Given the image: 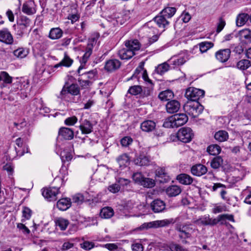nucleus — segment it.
Listing matches in <instances>:
<instances>
[{
	"label": "nucleus",
	"mask_w": 251,
	"mask_h": 251,
	"mask_svg": "<svg viewBox=\"0 0 251 251\" xmlns=\"http://www.w3.org/2000/svg\"><path fill=\"white\" fill-rule=\"evenodd\" d=\"M226 220L234 222L233 215L225 214L219 215L216 218H212L209 215H205L194 221V223L198 225L213 226L219 222L223 225Z\"/></svg>",
	"instance_id": "nucleus-1"
},
{
	"label": "nucleus",
	"mask_w": 251,
	"mask_h": 251,
	"mask_svg": "<svg viewBox=\"0 0 251 251\" xmlns=\"http://www.w3.org/2000/svg\"><path fill=\"white\" fill-rule=\"evenodd\" d=\"M176 8L173 7L164 8L159 14L152 20L158 27L165 28L170 24L169 20L175 15Z\"/></svg>",
	"instance_id": "nucleus-2"
},
{
	"label": "nucleus",
	"mask_w": 251,
	"mask_h": 251,
	"mask_svg": "<svg viewBox=\"0 0 251 251\" xmlns=\"http://www.w3.org/2000/svg\"><path fill=\"white\" fill-rule=\"evenodd\" d=\"M188 120L186 114H176L166 119L163 126L166 128L178 127L184 125Z\"/></svg>",
	"instance_id": "nucleus-3"
},
{
	"label": "nucleus",
	"mask_w": 251,
	"mask_h": 251,
	"mask_svg": "<svg viewBox=\"0 0 251 251\" xmlns=\"http://www.w3.org/2000/svg\"><path fill=\"white\" fill-rule=\"evenodd\" d=\"M99 37V35L96 34L89 39L87 46L86 49V51L83 55L81 60H80L81 64L77 70V73L79 75H81L80 71L84 68L85 63L91 55L93 47L96 44Z\"/></svg>",
	"instance_id": "nucleus-4"
},
{
	"label": "nucleus",
	"mask_w": 251,
	"mask_h": 251,
	"mask_svg": "<svg viewBox=\"0 0 251 251\" xmlns=\"http://www.w3.org/2000/svg\"><path fill=\"white\" fill-rule=\"evenodd\" d=\"M31 21L25 16H21L17 22V25H14L13 27L16 34L21 37L27 31L28 28L29 31L31 30Z\"/></svg>",
	"instance_id": "nucleus-5"
},
{
	"label": "nucleus",
	"mask_w": 251,
	"mask_h": 251,
	"mask_svg": "<svg viewBox=\"0 0 251 251\" xmlns=\"http://www.w3.org/2000/svg\"><path fill=\"white\" fill-rule=\"evenodd\" d=\"M203 109V106L198 101H188L183 106L185 112L193 118L198 117Z\"/></svg>",
	"instance_id": "nucleus-6"
},
{
	"label": "nucleus",
	"mask_w": 251,
	"mask_h": 251,
	"mask_svg": "<svg viewBox=\"0 0 251 251\" xmlns=\"http://www.w3.org/2000/svg\"><path fill=\"white\" fill-rule=\"evenodd\" d=\"M175 223L172 218L156 220L148 223H144L139 227L140 230L148 229L150 228H157L168 226L171 224Z\"/></svg>",
	"instance_id": "nucleus-7"
},
{
	"label": "nucleus",
	"mask_w": 251,
	"mask_h": 251,
	"mask_svg": "<svg viewBox=\"0 0 251 251\" xmlns=\"http://www.w3.org/2000/svg\"><path fill=\"white\" fill-rule=\"evenodd\" d=\"M79 88L77 85L72 84L69 86H64L57 98L62 100H65L69 94L73 96H76L79 94Z\"/></svg>",
	"instance_id": "nucleus-8"
},
{
	"label": "nucleus",
	"mask_w": 251,
	"mask_h": 251,
	"mask_svg": "<svg viewBox=\"0 0 251 251\" xmlns=\"http://www.w3.org/2000/svg\"><path fill=\"white\" fill-rule=\"evenodd\" d=\"M204 95V91L202 90L197 89L194 87H189L187 89L185 97L189 100V101H198Z\"/></svg>",
	"instance_id": "nucleus-9"
},
{
	"label": "nucleus",
	"mask_w": 251,
	"mask_h": 251,
	"mask_svg": "<svg viewBox=\"0 0 251 251\" xmlns=\"http://www.w3.org/2000/svg\"><path fill=\"white\" fill-rule=\"evenodd\" d=\"M193 133L192 129L189 127H183L180 128L177 133V138L183 143L190 142L193 138Z\"/></svg>",
	"instance_id": "nucleus-10"
},
{
	"label": "nucleus",
	"mask_w": 251,
	"mask_h": 251,
	"mask_svg": "<svg viewBox=\"0 0 251 251\" xmlns=\"http://www.w3.org/2000/svg\"><path fill=\"white\" fill-rule=\"evenodd\" d=\"M176 229L179 231L180 234L179 237L181 238H189L191 236V233L193 232L195 229H193L189 225L177 224Z\"/></svg>",
	"instance_id": "nucleus-11"
},
{
	"label": "nucleus",
	"mask_w": 251,
	"mask_h": 251,
	"mask_svg": "<svg viewBox=\"0 0 251 251\" xmlns=\"http://www.w3.org/2000/svg\"><path fill=\"white\" fill-rule=\"evenodd\" d=\"M59 188L52 187L44 189L42 191V195L49 201H54L57 200V195L59 193Z\"/></svg>",
	"instance_id": "nucleus-12"
},
{
	"label": "nucleus",
	"mask_w": 251,
	"mask_h": 251,
	"mask_svg": "<svg viewBox=\"0 0 251 251\" xmlns=\"http://www.w3.org/2000/svg\"><path fill=\"white\" fill-rule=\"evenodd\" d=\"M0 41L7 45H12L13 43V36L7 28L0 30Z\"/></svg>",
	"instance_id": "nucleus-13"
},
{
	"label": "nucleus",
	"mask_w": 251,
	"mask_h": 251,
	"mask_svg": "<svg viewBox=\"0 0 251 251\" xmlns=\"http://www.w3.org/2000/svg\"><path fill=\"white\" fill-rule=\"evenodd\" d=\"M79 122V129L83 134L91 133L93 130V125L90 121L87 119H81Z\"/></svg>",
	"instance_id": "nucleus-14"
},
{
	"label": "nucleus",
	"mask_w": 251,
	"mask_h": 251,
	"mask_svg": "<svg viewBox=\"0 0 251 251\" xmlns=\"http://www.w3.org/2000/svg\"><path fill=\"white\" fill-rule=\"evenodd\" d=\"M107 20L113 26L122 25L125 22V20L124 19L123 15L119 13L113 14L108 17Z\"/></svg>",
	"instance_id": "nucleus-15"
},
{
	"label": "nucleus",
	"mask_w": 251,
	"mask_h": 251,
	"mask_svg": "<svg viewBox=\"0 0 251 251\" xmlns=\"http://www.w3.org/2000/svg\"><path fill=\"white\" fill-rule=\"evenodd\" d=\"M231 51L229 49L220 50L215 53V56L221 62H226L230 55Z\"/></svg>",
	"instance_id": "nucleus-16"
},
{
	"label": "nucleus",
	"mask_w": 251,
	"mask_h": 251,
	"mask_svg": "<svg viewBox=\"0 0 251 251\" xmlns=\"http://www.w3.org/2000/svg\"><path fill=\"white\" fill-rule=\"evenodd\" d=\"M151 207L154 213H159L165 209V203L163 201L156 199L151 202Z\"/></svg>",
	"instance_id": "nucleus-17"
},
{
	"label": "nucleus",
	"mask_w": 251,
	"mask_h": 251,
	"mask_svg": "<svg viewBox=\"0 0 251 251\" xmlns=\"http://www.w3.org/2000/svg\"><path fill=\"white\" fill-rule=\"evenodd\" d=\"M207 171V168L201 164H198L193 166L191 170L192 174L193 175L198 176H202L205 174Z\"/></svg>",
	"instance_id": "nucleus-18"
},
{
	"label": "nucleus",
	"mask_w": 251,
	"mask_h": 251,
	"mask_svg": "<svg viewBox=\"0 0 251 251\" xmlns=\"http://www.w3.org/2000/svg\"><path fill=\"white\" fill-rule=\"evenodd\" d=\"M156 123L152 120H146L143 122L140 125L142 131L147 132L152 131L155 129Z\"/></svg>",
	"instance_id": "nucleus-19"
},
{
	"label": "nucleus",
	"mask_w": 251,
	"mask_h": 251,
	"mask_svg": "<svg viewBox=\"0 0 251 251\" xmlns=\"http://www.w3.org/2000/svg\"><path fill=\"white\" fill-rule=\"evenodd\" d=\"M121 65V62L119 60L110 59L106 62L104 68L107 71L111 72L119 69Z\"/></svg>",
	"instance_id": "nucleus-20"
},
{
	"label": "nucleus",
	"mask_w": 251,
	"mask_h": 251,
	"mask_svg": "<svg viewBox=\"0 0 251 251\" xmlns=\"http://www.w3.org/2000/svg\"><path fill=\"white\" fill-rule=\"evenodd\" d=\"M22 11L29 15L35 13L36 9L34 2L30 0L24 3L22 7Z\"/></svg>",
	"instance_id": "nucleus-21"
},
{
	"label": "nucleus",
	"mask_w": 251,
	"mask_h": 251,
	"mask_svg": "<svg viewBox=\"0 0 251 251\" xmlns=\"http://www.w3.org/2000/svg\"><path fill=\"white\" fill-rule=\"evenodd\" d=\"M180 103L176 100H171L166 104V108L167 112L174 113L178 111L180 108Z\"/></svg>",
	"instance_id": "nucleus-22"
},
{
	"label": "nucleus",
	"mask_w": 251,
	"mask_h": 251,
	"mask_svg": "<svg viewBox=\"0 0 251 251\" xmlns=\"http://www.w3.org/2000/svg\"><path fill=\"white\" fill-rule=\"evenodd\" d=\"M59 135L65 140H71L74 138V131L70 128L63 127L60 128Z\"/></svg>",
	"instance_id": "nucleus-23"
},
{
	"label": "nucleus",
	"mask_w": 251,
	"mask_h": 251,
	"mask_svg": "<svg viewBox=\"0 0 251 251\" xmlns=\"http://www.w3.org/2000/svg\"><path fill=\"white\" fill-rule=\"evenodd\" d=\"M134 162L135 164L140 166H147L150 164V159L147 155L140 154L134 159Z\"/></svg>",
	"instance_id": "nucleus-24"
},
{
	"label": "nucleus",
	"mask_w": 251,
	"mask_h": 251,
	"mask_svg": "<svg viewBox=\"0 0 251 251\" xmlns=\"http://www.w3.org/2000/svg\"><path fill=\"white\" fill-rule=\"evenodd\" d=\"M57 207L62 211L68 209L71 205V200L68 198L60 199L57 202Z\"/></svg>",
	"instance_id": "nucleus-25"
},
{
	"label": "nucleus",
	"mask_w": 251,
	"mask_h": 251,
	"mask_svg": "<svg viewBox=\"0 0 251 251\" xmlns=\"http://www.w3.org/2000/svg\"><path fill=\"white\" fill-rule=\"evenodd\" d=\"M118 55L121 59L127 60L135 55V53L126 47V48L120 50L118 52Z\"/></svg>",
	"instance_id": "nucleus-26"
},
{
	"label": "nucleus",
	"mask_w": 251,
	"mask_h": 251,
	"mask_svg": "<svg viewBox=\"0 0 251 251\" xmlns=\"http://www.w3.org/2000/svg\"><path fill=\"white\" fill-rule=\"evenodd\" d=\"M169 197H175L178 195L181 192V189L177 185H171L165 190Z\"/></svg>",
	"instance_id": "nucleus-27"
},
{
	"label": "nucleus",
	"mask_w": 251,
	"mask_h": 251,
	"mask_svg": "<svg viewBox=\"0 0 251 251\" xmlns=\"http://www.w3.org/2000/svg\"><path fill=\"white\" fill-rule=\"evenodd\" d=\"M176 179L180 183L184 185H190L193 181V178L186 174H181L178 175Z\"/></svg>",
	"instance_id": "nucleus-28"
},
{
	"label": "nucleus",
	"mask_w": 251,
	"mask_h": 251,
	"mask_svg": "<svg viewBox=\"0 0 251 251\" xmlns=\"http://www.w3.org/2000/svg\"><path fill=\"white\" fill-rule=\"evenodd\" d=\"M114 214V212L111 207H104L100 210V217L102 219H110Z\"/></svg>",
	"instance_id": "nucleus-29"
},
{
	"label": "nucleus",
	"mask_w": 251,
	"mask_h": 251,
	"mask_svg": "<svg viewBox=\"0 0 251 251\" xmlns=\"http://www.w3.org/2000/svg\"><path fill=\"white\" fill-rule=\"evenodd\" d=\"M62 30L60 28H52L50 31L49 37L52 40L58 39L62 37Z\"/></svg>",
	"instance_id": "nucleus-30"
},
{
	"label": "nucleus",
	"mask_w": 251,
	"mask_h": 251,
	"mask_svg": "<svg viewBox=\"0 0 251 251\" xmlns=\"http://www.w3.org/2000/svg\"><path fill=\"white\" fill-rule=\"evenodd\" d=\"M125 46L134 52L136 50H138L140 48V43L137 40L126 41L125 42Z\"/></svg>",
	"instance_id": "nucleus-31"
},
{
	"label": "nucleus",
	"mask_w": 251,
	"mask_h": 251,
	"mask_svg": "<svg viewBox=\"0 0 251 251\" xmlns=\"http://www.w3.org/2000/svg\"><path fill=\"white\" fill-rule=\"evenodd\" d=\"M156 176L159 177L164 178V180H160L161 182H166L170 178L166 169L164 167L158 168L155 171Z\"/></svg>",
	"instance_id": "nucleus-32"
},
{
	"label": "nucleus",
	"mask_w": 251,
	"mask_h": 251,
	"mask_svg": "<svg viewBox=\"0 0 251 251\" xmlns=\"http://www.w3.org/2000/svg\"><path fill=\"white\" fill-rule=\"evenodd\" d=\"M55 223L56 226H59L61 230H65L69 224L68 220L61 217L57 218Z\"/></svg>",
	"instance_id": "nucleus-33"
},
{
	"label": "nucleus",
	"mask_w": 251,
	"mask_h": 251,
	"mask_svg": "<svg viewBox=\"0 0 251 251\" xmlns=\"http://www.w3.org/2000/svg\"><path fill=\"white\" fill-rule=\"evenodd\" d=\"M174 96L173 92L169 90L160 92L158 95L159 99L162 101L169 100Z\"/></svg>",
	"instance_id": "nucleus-34"
},
{
	"label": "nucleus",
	"mask_w": 251,
	"mask_h": 251,
	"mask_svg": "<svg viewBox=\"0 0 251 251\" xmlns=\"http://www.w3.org/2000/svg\"><path fill=\"white\" fill-rule=\"evenodd\" d=\"M214 138L218 141L224 142L228 138V134L226 131L220 130L215 134Z\"/></svg>",
	"instance_id": "nucleus-35"
},
{
	"label": "nucleus",
	"mask_w": 251,
	"mask_h": 251,
	"mask_svg": "<svg viewBox=\"0 0 251 251\" xmlns=\"http://www.w3.org/2000/svg\"><path fill=\"white\" fill-rule=\"evenodd\" d=\"M248 20H249L248 14L245 13L239 14L236 18V25L238 26H241L245 25Z\"/></svg>",
	"instance_id": "nucleus-36"
},
{
	"label": "nucleus",
	"mask_w": 251,
	"mask_h": 251,
	"mask_svg": "<svg viewBox=\"0 0 251 251\" xmlns=\"http://www.w3.org/2000/svg\"><path fill=\"white\" fill-rule=\"evenodd\" d=\"M73 62V60L71 59L68 55L65 54L64 58L62 60V61L58 64L54 65V67L57 68L61 66L69 67L71 66Z\"/></svg>",
	"instance_id": "nucleus-37"
},
{
	"label": "nucleus",
	"mask_w": 251,
	"mask_h": 251,
	"mask_svg": "<svg viewBox=\"0 0 251 251\" xmlns=\"http://www.w3.org/2000/svg\"><path fill=\"white\" fill-rule=\"evenodd\" d=\"M153 86L152 83H150V84H148V86L145 87L143 89H142L141 97L144 98L151 96L152 94Z\"/></svg>",
	"instance_id": "nucleus-38"
},
{
	"label": "nucleus",
	"mask_w": 251,
	"mask_h": 251,
	"mask_svg": "<svg viewBox=\"0 0 251 251\" xmlns=\"http://www.w3.org/2000/svg\"><path fill=\"white\" fill-rule=\"evenodd\" d=\"M221 149L217 145H211L207 147V151L211 155H216L221 152Z\"/></svg>",
	"instance_id": "nucleus-39"
},
{
	"label": "nucleus",
	"mask_w": 251,
	"mask_h": 251,
	"mask_svg": "<svg viewBox=\"0 0 251 251\" xmlns=\"http://www.w3.org/2000/svg\"><path fill=\"white\" fill-rule=\"evenodd\" d=\"M169 65L167 63H164L158 65L155 71L158 74L162 75L169 70Z\"/></svg>",
	"instance_id": "nucleus-40"
},
{
	"label": "nucleus",
	"mask_w": 251,
	"mask_h": 251,
	"mask_svg": "<svg viewBox=\"0 0 251 251\" xmlns=\"http://www.w3.org/2000/svg\"><path fill=\"white\" fill-rule=\"evenodd\" d=\"M120 167H125L127 165L129 161L128 156L126 154H123L117 158Z\"/></svg>",
	"instance_id": "nucleus-41"
},
{
	"label": "nucleus",
	"mask_w": 251,
	"mask_h": 251,
	"mask_svg": "<svg viewBox=\"0 0 251 251\" xmlns=\"http://www.w3.org/2000/svg\"><path fill=\"white\" fill-rule=\"evenodd\" d=\"M240 36L242 39H244L246 42H251V30L249 29H244L240 32Z\"/></svg>",
	"instance_id": "nucleus-42"
},
{
	"label": "nucleus",
	"mask_w": 251,
	"mask_h": 251,
	"mask_svg": "<svg viewBox=\"0 0 251 251\" xmlns=\"http://www.w3.org/2000/svg\"><path fill=\"white\" fill-rule=\"evenodd\" d=\"M168 248H169L168 250L170 251H188L187 249L174 243L169 244Z\"/></svg>",
	"instance_id": "nucleus-43"
},
{
	"label": "nucleus",
	"mask_w": 251,
	"mask_h": 251,
	"mask_svg": "<svg viewBox=\"0 0 251 251\" xmlns=\"http://www.w3.org/2000/svg\"><path fill=\"white\" fill-rule=\"evenodd\" d=\"M211 42H203L199 44L200 50L201 53L206 52L208 50L213 46Z\"/></svg>",
	"instance_id": "nucleus-44"
},
{
	"label": "nucleus",
	"mask_w": 251,
	"mask_h": 251,
	"mask_svg": "<svg viewBox=\"0 0 251 251\" xmlns=\"http://www.w3.org/2000/svg\"><path fill=\"white\" fill-rule=\"evenodd\" d=\"M141 185L145 187L152 188L155 185V182L151 178L144 177L141 181Z\"/></svg>",
	"instance_id": "nucleus-45"
},
{
	"label": "nucleus",
	"mask_w": 251,
	"mask_h": 251,
	"mask_svg": "<svg viewBox=\"0 0 251 251\" xmlns=\"http://www.w3.org/2000/svg\"><path fill=\"white\" fill-rule=\"evenodd\" d=\"M223 162L222 158L218 156L213 158L210 163V165L211 167L213 169H218L219 168L221 165H222Z\"/></svg>",
	"instance_id": "nucleus-46"
},
{
	"label": "nucleus",
	"mask_w": 251,
	"mask_h": 251,
	"mask_svg": "<svg viewBox=\"0 0 251 251\" xmlns=\"http://www.w3.org/2000/svg\"><path fill=\"white\" fill-rule=\"evenodd\" d=\"M142 92V88L141 86L134 85L130 87L128 90V92L132 95H137L141 94Z\"/></svg>",
	"instance_id": "nucleus-47"
},
{
	"label": "nucleus",
	"mask_w": 251,
	"mask_h": 251,
	"mask_svg": "<svg viewBox=\"0 0 251 251\" xmlns=\"http://www.w3.org/2000/svg\"><path fill=\"white\" fill-rule=\"evenodd\" d=\"M250 66V61L247 59H243L239 61L237 64L238 68L241 70H245Z\"/></svg>",
	"instance_id": "nucleus-48"
},
{
	"label": "nucleus",
	"mask_w": 251,
	"mask_h": 251,
	"mask_svg": "<svg viewBox=\"0 0 251 251\" xmlns=\"http://www.w3.org/2000/svg\"><path fill=\"white\" fill-rule=\"evenodd\" d=\"M0 75L1 80H3L4 83L8 84L12 83V77L7 72L4 71L1 72Z\"/></svg>",
	"instance_id": "nucleus-49"
},
{
	"label": "nucleus",
	"mask_w": 251,
	"mask_h": 251,
	"mask_svg": "<svg viewBox=\"0 0 251 251\" xmlns=\"http://www.w3.org/2000/svg\"><path fill=\"white\" fill-rule=\"evenodd\" d=\"M13 53L15 56L21 58L25 57L27 54V51L23 48H19L14 50Z\"/></svg>",
	"instance_id": "nucleus-50"
},
{
	"label": "nucleus",
	"mask_w": 251,
	"mask_h": 251,
	"mask_svg": "<svg viewBox=\"0 0 251 251\" xmlns=\"http://www.w3.org/2000/svg\"><path fill=\"white\" fill-rule=\"evenodd\" d=\"M23 217L24 219L22 220V222L30 219L31 216V210L28 207H24L23 211Z\"/></svg>",
	"instance_id": "nucleus-51"
},
{
	"label": "nucleus",
	"mask_w": 251,
	"mask_h": 251,
	"mask_svg": "<svg viewBox=\"0 0 251 251\" xmlns=\"http://www.w3.org/2000/svg\"><path fill=\"white\" fill-rule=\"evenodd\" d=\"M77 121V118L73 116L72 117L67 118L64 121L66 125L71 126L74 125Z\"/></svg>",
	"instance_id": "nucleus-52"
},
{
	"label": "nucleus",
	"mask_w": 251,
	"mask_h": 251,
	"mask_svg": "<svg viewBox=\"0 0 251 251\" xmlns=\"http://www.w3.org/2000/svg\"><path fill=\"white\" fill-rule=\"evenodd\" d=\"M94 244L92 242L84 241L82 244H80L81 248L86 250H90L94 247Z\"/></svg>",
	"instance_id": "nucleus-53"
},
{
	"label": "nucleus",
	"mask_w": 251,
	"mask_h": 251,
	"mask_svg": "<svg viewBox=\"0 0 251 251\" xmlns=\"http://www.w3.org/2000/svg\"><path fill=\"white\" fill-rule=\"evenodd\" d=\"M104 247L110 251H116L119 248L118 243H107Z\"/></svg>",
	"instance_id": "nucleus-54"
},
{
	"label": "nucleus",
	"mask_w": 251,
	"mask_h": 251,
	"mask_svg": "<svg viewBox=\"0 0 251 251\" xmlns=\"http://www.w3.org/2000/svg\"><path fill=\"white\" fill-rule=\"evenodd\" d=\"M132 142V139L130 137L126 136L121 140V144L123 146L127 147Z\"/></svg>",
	"instance_id": "nucleus-55"
},
{
	"label": "nucleus",
	"mask_w": 251,
	"mask_h": 251,
	"mask_svg": "<svg viewBox=\"0 0 251 251\" xmlns=\"http://www.w3.org/2000/svg\"><path fill=\"white\" fill-rule=\"evenodd\" d=\"M173 60L171 61V62L173 63V64L175 66H179L183 64L185 62V60L183 57H179V58H174L173 59Z\"/></svg>",
	"instance_id": "nucleus-56"
},
{
	"label": "nucleus",
	"mask_w": 251,
	"mask_h": 251,
	"mask_svg": "<svg viewBox=\"0 0 251 251\" xmlns=\"http://www.w3.org/2000/svg\"><path fill=\"white\" fill-rule=\"evenodd\" d=\"M109 191L113 193L118 192L120 190V185L118 184H113L108 187Z\"/></svg>",
	"instance_id": "nucleus-57"
},
{
	"label": "nucleus",
	"mask_w": 251,
	"mask_h": 251,
	"mask_svg": "<svg viewBox=\"0 0 251 251\" xmlns=\"http://www.w3.org/2000/svg\"><path fill=\"white\" fill-rule=\"evenodd\" d=\"M144 177H143L142 174L140 173H136L133 174L132 176V178L133 180L136 182L139 183L141 184V181L143 179Z\"/></svg>",
	"instance_id": "nucleus-58"
},
{
	"label": "nucleus",
	"mask_w": 251,
	"mask_h": 251,
	"mask_svg": "<svg viewBox=\"0 0 251 251\" xmlns=\"http://www.w3.org/2000/svg\"><path fill=\"white\" fill-rule=\"evenodd\" d=\"M225 21L222 18H220L219 19V21L217 25V27L216 29L217 32L219 33L220 32H221L225 27Z\"/></svg>",
	"instance_id": "nucleus-59"
},
{
	"label": "nucleus",
	"mask_w": 251,
	"mask_h": 251,
	"mask_svg": "<svg viewBox=\"0 0 251 251\" xmlns=\"http://www.w3.org/2000/svg\"><path fill=\"white\" fill-rule=\"evenodd\" d=\"M226 211V207L224 205L216 206L212 209V212L217 214Z\"/></svg>",
	"instance_id": "nucleus-60"
},
{
	"label": "nucleus",
	"mask_w": 251,
	"mask_h": 251,
	"mask_svg": "<svg viewBox=\"0 0 251 251\" xmlns=\"http://www.w3.org/2000/svg\"><path fill=\"white\" fill-rule=\"evenodd\" d=\"M74 243L70 242H64L62 246L61 250L62 251H66L74 247Z\"/></svg>",
	"instance_id": "nucleus-61"
},
{
	"label": "nucleus",
	"mask_w": 251,
	"mask_h": 251,
	"mask_svg": "<svg viewBox=\"0 0 251 251\" xmlns=\"http://www.w3.org/2000/svg\"><path fill=\"white\" fill-rule=\"evenodd\" d=\"M84 78L92 79L96 75V71H91L82 74Z\"/></svg>",
	"instance_id": "nucleus-62"
},
{
	"label": "nucleus",
	"mask_w": 251,
	"mask_h": 251,
	"mask_svg": "<svg viewBox=\"0 0 251 251\" xmlns=\"http://www.w3.org/2000/svg\"><path fill=\"white\" fill-rule=\"evenodd\" d=\"M131 248L133 251H143V245L140 243L133 244Z\"/></svg>",
	"instance_id": "nucleus-63"
},
{
	"label": "nucleus",
	"mask_w": 251,
	"mask_h": 251,
	"mask_svg": "<svg viewBox=\"0 0 251 251\" xmlns=\"http://www.w3.org/2000/svg\"><path fill=\"white\" fill-rule=\"evenodd\" d=\"M74 202L77 203L82 202L84 200L83 196L81 194H77L74 196L73 198Z\"/></svg>",
	"instance_id": "nucleus-64"
}]
</instances>
